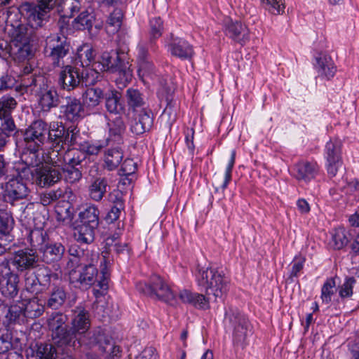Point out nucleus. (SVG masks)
<instances>
[{
    "label": "nucleus",
    "mask_w": 359,
    "mask_h": 359,
    "mask_svg": "<svg viewBox=\"0 0 359 359\" xmlns=\"http://www.w3.org/2000/svg\"><path fill=\"white\" fill-rule=\"evenodd\" d=\"M225 323H229L233 328V337L234 343L243 347L249 332L250 324L248 320L239 312L229 309L225 315Z\"/></svg>",
    "instance_id": "ddd939ff"
},
{
    "label": "nucleus",
    "mask_w": 359,
    "mask_h": 359,
    "mask_svg": "<svg viewBox=\"0 0 359 359\" xmlns=\"http://www.w3.org/2000/svg\"><path fill=\"white\" fill-rule=\"evenodd\" d=\"M67 298V292L62 286L54 285L50 291L46 301V306L51 309H58L63 306Z\"/></svg>",
    "instance_id": "cd10ccee"
},
{
    "label": "nucleus",
    "mask_w": 359,
    "mask_h": 359,
    "mask_svg": "<svg viewBox=\"0 0 359 359\" xmlns=\"http://www.w3.org/2000/svg\"><path fill=\"white\" fill-rule=\"evenodd\" d=\"M137 170V163L131 158H126L123 162L120 170L121 175H130Z\"/></svg>",
    "instance_id": "69168bd1"
},
{
    "label": "nucleus",
    "mask_w": 359,
    "mask_h": 359,
    "mask_svg": "<svg viewBox=\"0 0 359 359\" xmlns=\"http://www.w3.org/2000/svg\"><path fill=\"white\" fill-rule=\"evenodd\" d=\"M27 359H56V348L48 343H32L26 350Z\"/></svg>",
    "instance_id": "5701e85b"
},
{
    "label": "nucleus",
    "mask_w": 359,
    "mask_h": 359,
    "mask_svg": "<svg viewBox=\"0 0 359 359\" xmlns=\"http://www.w3.org/2000/svg\"><path fill=\"white\" fill-rule=\"evenodd\" d=\"M316 172V165L307 161H300L293 168V175L299 181L308 182L315 177Z\"/></svg>",
    "instance_id": "bb28decb"
},
{
    "label": "nucleus",
    "mask_w": 359,
    "mask_h": 359,
    "mask_svg": "<svg viewBox=\"0 0 359 359\" xmlns=\"http://www.w3.org/2000/svg\"><path fill=\"white\" fill-rule=\"evenodd\" d=\"M70 256L67 264V270L80 264V258L84 255L83 248H68Z\"/></svg>",
    "instance_id": "bf43d9fd"
},
{
    "label": "nucleus",
    "mask_w": 359,
    "mask_h": 359,
    "mask_svg": "<svg viewBox=\"0 0 359 359\" xmlns=\"http://www.w3.org/2000/svg\"><path fill=\"white\" fill-rule=\"evenodd\" d=\"M126 59L127 55L124 52L111 50L102 53L100 63L104 71L118 73L121 79L128 82L132 77V71Z\"/></svg>",
    "instance_id": "39448f33"
},
{
    "label": "nucleus",
    "mask_w": 359,
    "mask_h": 359,
    "mask_svg": "<svg viewBox=\"0 0 359 359\" xmlns=\"http://www.w3.org/2000/svg\"><path fill=\"white\" fill-rule=\"evenodd\" d=\"M32 176V168L24 165L18 168L16 173L11 175L8 181L1 184L4 201L12 206H16L20 203V211H24L26 208L24 201L27 198L29 189L25 181L29 180Z\"/></svg>",
    "instance_id": "f03ea898"
},
{
    "label": "nucleus",
    "mask_w": 359,
    "mask_h": 359,
    "mask_svg": "<svg viewBox=\"0 0 359 359\" xmlns=\"http://www.w3.org/2000/svg\"><path fill=\"white\" fill-rule=\"evenodd\" d=\"M13 219L11 215L4 210H0V234L6 235L12 228Z\"/></svg>",
    "instance_id": "603ef678"
},
{
    "label": "nucleus",
    "mask_w": 359,
    "mask_h": 359,
    "mask_svg": "<svg viewBox=\"0 0 359 359\" xmlns=\"http://www.w3.org/2000/svg\"><path fill=\"white\" fill-rule=\"evenodd\" d=\"M40 85L35 95L38 97L39 104L43 111L48 112L60 104L59 95L53 86L48 83L45 77H39L35 80Z\"/></svg>",
    "instance_id": "2eb2a0df"
},
{
    "label": "nucleus",
    "mask_w": 359,
    "mask_h": 359,
    "mask_svg": "<svg viewBox=\"0 0 359 359\" xmlns=\"http://www.w3.org/2000/svg\"><path fill=\"white\" fill-rule=\"evenodd\" d=\"M73 312L72 327L69 329V332H72L71 345L74 346L76 335L83 334L89 330L90 320L88 311L82 306L76 307Z\"/></svg>",
    "instance_id": "a211bd4d"
},
{
    "label": "nucleus",
    "mask_w": 359,
    "mask_h": 359,
    "mask_svg": "<svg viewBox=\"0 0 359 359\" xmlns=\"http://www.w3.org/2000/svg\"><path fill=\"white\" fill-rule=\"evenodd\" d=\"M105 107L111 116L123 114L124 108L120 102L121 95L116 90H111L104 95Z\"/></svg>",
    "instance_id": "c756f323"
},
{
    "label": "nucleus",
    "mask_w": 359,
    "mask_h": 359,
    "mask_svg": "<svg viewBox=\"0 0 359 359\" xmlns=\"http://www.w3.org/2000/svg\"><path fill=\"white\" fill-rule=\"evenodd\" d=\"M67 316L60 312L53 313L47 319L52 339L57 346H71L72 332H69V329L67 328Z\"/></svg>",
    "instance_id": "9d476101"
},
{
    "label": "nucleus",
    "mask_w": 359,
    "mask_h": 359,
    "mask_svg": "<svg viewBox=\"0 0 359 359\" xmlns=\"http://www.w3.org/2000/svg\"><path fill=\"white\" fill-rule=\"evenodd\" d=\"M335 281L334 279H328L323 285L321 290V299L323 302L328 304L331 301V297L334 294Z\"/></svg>",
    "instance_id": "4d7b16f0"
},
{
    "label": "nucleus",
    "mask_w": 359,
    "mask_h": 359,
    "mask_svg": "<svg viewBox=\"0 0 359 359\" xmlns=\"http://www.w3.org/2000/svg\"><path fill=\"white\" fill-rule=\"evenodd\" d=\"M138 65V73L140 77L150 76L154 72V65L149 61L147 52L143 48L140 50Z\"/></svg>",
    "instance_id": "58836bf2"
},
{
    "label": "nucleus",
    "mask_w": 359,
    "mask_h": 359,
    "mask_svg": "<svg viewBox=\"0 0 359 359\" xmlns=\"http://www.w3.org/2000/svg\"><path fill=\"white\" fill-rule=\"evenodd\" d=\"M226 33L231 39L241 44L246 43L250 37L248 28L239 21L228 22L226 25Z\"/></svg>",
    "instance_id": "393cba45"
},
{
    "label": "nucleus",
    "mask_w": 359,
    "mask_h": 359,
    "mask_svg": "<svg viewBox=\"0 0 359 359\" xmlns=\"http://www.w3.org/2000/svg\"><path fill=\"white\" fill-rule=\"evenodd\" d=\"M69 138V132L62 123L53 122L48 127L47 140L50 144V151L56 150L60 151L64 149V145Z\"/></svg>",
    "instance_id": "6ab92c4d"
},
{
    "label": "nucleus",
    "mask_w": 359,
    "mask_h": 359,
    "mask_svg": "<svg viewBox=\"0 0 359 359\" xmlns=\"http://www.w3.org/2000/svg\"><path fill=\"white\" fill-rule=\"evenodd\" d=\"M170 50L173 56L182 60H189L194 53L193 46L186 41L172 43L170 45Z\"/></svg>",
    "instance_id": "f704fd0d"
},
{
    "label": "nucleus",
    "mask_w": 359,
    "mask_h": 359,
    "mask_svg": "<svg viewBox=\"0 0 359 359\" xmlns=\"http://www.w3.org/2000/svg\"><path fill=\"white\" fill-rule=\"evenodd\" d=\"M327 162L341 161V147L338 143L329 142L326 144Z\"/></svg>",
    "instance_id": "8fccbe9b"
},
{
    "label": "nucleus",
    "mask_w": 359,
    "mask_h": 359,
    "mask_svg": "<svg viewBox=\"0 0 359 359\" xmlns=\"http://www.w3.org/2000/svg\"><path fill=\"white\" fill-rule=\"evenodd\" d=\"M100 212L95 205L86 207L80 212L79 218L81 224L74 233L75 239L81 245H89L94 240V231L99 225Z\"/></svg>",
    "instance_id": "7ed1b4c3"
},
{
    "label": "nucleus",
    "mask_w": 359,
    "mask_h": 359,
    "mask_svg": "<svg viewBox=\"0 0 359 359\" xmlns=\"http://www.w3.org/2000/svg\"><path fill=\"white\" fill-rule=\"evenodd\" d=\"M175 86L172 83H165L158 92L161 107H164L162 118L168 119L170 123L175 121L177 110L174 102Z\"/></svg>",
    "instance_id": "f3484780"
},
{
    "label": "nucleus",
    "mask_w": 359,
    "mask_h": 359,
    "mask_svg": "<svg viewBox=\"0 0 359 359\" xmlns=\"http://www.w3.org/2000/svg\"><path fill=\"white\" fill-rule=\"evenodd\" d=\"M107 187L108 183L105 177L93 178L88 189L90 197L95 201H101L107 192Z\"/></svg>",
    "instance_id": "473e14b6"
},
{
    "label": "nucleus",
    "mask_w": 359,
    "mask_h": 359,
    "mask_svg": "<svg viewBox=\"0 0 359 359\" xmlns=\"http://www.w3.org/2000/svg\"><path fill=\"white\" fill-rule=\"evenodd\" d=\"M104 95L101 88H88L83 94V104L88 108H94L100 104Z\"/></svg>",
    "instance_id": "c9c22d12"
},
{
    "label": "nucleus",
    "mask_w": 359,
    "mask_h": 359,
    "mask_svg": "<svg viewBox=\"0 0 359 359\" xmlns=\"http://www.w3.org/2000/svg\"><path fill=\"white\" fill-rule=\"evenodd\" d=\"M81 109L82 107L79 100L76 98H69L66 105L65 114L68 119L75 121L80 116Z\"/></svg>",
    "instance_id": "c03bdc74"
},
{
    "label": "nucleus",
    "mask_w": 359,
    "mask_h": 359,
    "mask_svg": "<svg viewBox=\"0 0 359 359\" xmlns=\"http://www.w3.org/2000/svg\"><path fill=\"white\" fill-rule=\"evenodd\" d=\"M109 137L107 140V145L116 142L119 144L122 140V135L126 130V125L121 114L113 115L109 118L108 122Z\"/></svg>",
    "instance_id": "a878e982"
},
{
    "label": "nucleus",
    "mask_w": 359,
    "mask_h": 359,
    "mask_svg": "<svg viewBox=\"0 0 359 359\" xmlns=\"http://www.w3.org/2000/svg\"><path fill=\"white\" fill-rule=\"evenodd\" d=\"M81 7L79 0H65L63 3V8L68 13L69 17H72L77 13Z\"/></svg>",
    "instance_id": "e2e57ef3"
},
{
    "label": "nucleus",
    "mask_w": 359,
    "mask_h": 359,
    "mask_svg": "<svg viewBox=\"0 0 359 359\" xmlns=\"http://www.w3.org/2000/svg\"><path fill=\"white\" fill-rule=\"evenodd\" d=\"M355 283V280L353 277L346 278L339 290L340 297L344 298L351 296L353 294V287Z\"/></svg>",
    "instance_id": "0e129e2a"
},
{
    "label": "nucleus",
    "mask_w": 359,
    "mask_h": 359,
    "mask_svg": "<svg viewBox=\"0 0 359 359\" xmlns=\"http://www.w3.org/2000/svg\"><path fill=\"white\" fill-rule=\"evenodd\" d=\"M88 344L97 346L106 359H115L120 354V348L114 340L100 327L88 333Z\"/></svg>",
    "instance_id": "9b49d317"
},
{
    "label": "nucleus",
    "mask_w": 359,
    "mask_h": 359,
    "mask_svg": "<svg viewBox=\"0 0 359 359\" xmlns=\"http://www.w3.org/2000/svg\"><path fill=\"white\" fill-rule=\"evenodd\" d=\"M64 174V180L70 184L79 182L82 177L81 171L79 168H61Z\"/></svg>",
    "instance_id": "3c124183"
},
{
    "label": "nucleus",
    "mask_w": 359,
    "mask_h": 359,
    "mask_svg": "<svg viewBox=\"0 0 359 359\" xmlns=\"http://www.w3.org/2000/svg\"><path fill=\"white\" fill-rule=\"evenodd\" d=\"M56 0H38V5L32 2H22L19 11L32 26L41 27L48 22L50 11L55 8Z\"/></svg>",
    "instance_id": "20e7f679"
},
{
    "label": "nucleus",
    "mask_w": 359,
    "mask_h": 359,
    "mask_svg": "<svg viewBox=\"0 0 359 359\" xmlns=\"http://www.w3.org/2000/svg\"><path fill=\"white\" fill-rule=\"evenodd\" d=\"M235 158H236V151L233 150L231 154L230 159L228 162L227 167L226 168L225 172V177L224 181L220 183L218 181H215L214 185L215 186V189L217 191L219 188L222 189L223 190L227 187V184H229V181L231 178V171L232 168L235 163Z\"/></svg>",
    "instance_id": "de8ad7c7"
},
{
    "label": "nucleus",
    "mask_w": 359,
    "mask_h": 359,
    "mask_svg": "<svg viewBox=\"0 0 359 359\" xmlns=\"http://www.w3.org/2000/svg\"><path fill=\"white\" fill-rule=\"evenodd\" d=\"M17 101L10 95H4L0 98V119L11 118L13 111L17 107Z\"/></svg>",
    "instance_id": "a19ab883"
},
{
    "label": "nucleus",
    "mask_w": 359,
    "mask_h": 359,
    "mask_svg": "<svg viewBox=\"0 0 359 359\" xmlns=\"http://www.w3.org/2000/svg\"><path fill=\"white\" fill-rule=\"evenodd\" d=\"M32 169V176L36 184L41 187H50L62 178L61 168L51 165Z\"/></svg>",
    "instance_id": "dca6fc26"
},
{
    "label": "nucleus",
    "mask_w": 359,
    "mask_h": 359,
    "mask_svg": "<svg viewBox=\"0 0 359 359\" xmlns=\"http://www.w3.org/2000/svg\"><path fill=\"white\" fill-rule=\"evenodd\" d=\"M45 50L49 52L53 65L62 67L65 64V58L70 50V45L65 36L53 35L46 39Z\"/></svg>",
    "instance_id": "4468645a"
},
{
    "label": "nucleus",
    "mask_w": 359,
    "mask_h": 359,
    "mask_svg": "<svg viewBox=\"0 0 359 359\" xmlns=\"http://www.w3.org/2000/svg\"><path fill=\"white\" fill-rule=\"evenodd\" d=\"M94 51L88 45H85L78 50V57L83 66H88L94 59Z\"/></svg>",
    "instance_id": "864d4df0"
},
{
    "label": "nucleus",
    "mask_w": 359,
    "mask_h": 359,
    "mask_svg": "<svg viewBox=\"0 0 359 359\" xmlns=\"http://www.w3.org/2000/svg\"><path fill=\"white\" fill-rule=\"evenodd\" d=\"M19 278L17 274L13 273L6 266L0 271V291L7 297H14L18 294V284Z\"/></svg>",
    "instance_id": "412c9836"
},
{
    "label": "nucleus",
    "mask_w": 359,
    "mask_h": 359,
    "mask_svg": "<svg viewBox=\"0 0 359 359\" xmlns=\"http://www.w3.org/2000/svg\"><path fill=\"white\" fill-rule=\"evenodd\" d=\"M123 14L119 9L114 10L107 21V29L114 32H117L121 25Z\"/></svg>",
    "instance_id": "09e8293b"
},
{
    "label": "nucleus",
    "mask_w": 359,
    "mask_h": 359,
    "mask_svg": "<svg viewBox=\"0 0 359 359\" xmlns=\"http://www.w3.org/2000/svg\"><path fill=\"white\" fill-rule=\"evenodd\" d=\"M97 268L93 264H79L68 269V276L70 283L81 288H88L97 283Z\"/></svg>",
    "instance_id": "1a4fd4ad"
},
{
    "label": "nucleus",
    "mask_w": 359,
    "mask_h": 359,
    "mask_svg": "<svg viewBox=\"0 0 359 359\" xmlns=\"http://www.w3.org/2000/svg\"><path fill=\"white\" fill-rule=\"evenodd\" d=\"M126 97L127 103L129 107L133 109V111L147 108L144 97L137 89L128 88L126 90Z\"/></svg>",
    "instance_id": "4c0bfd02"
},
{
    "label": "nucleus",
    "mask_w": 359,
    "mask_h": 359,
    "mask_svg": "<svg viewBox=\"0 0 359 359\" xmlns=\"http://www.w3.org/2000/svg\"><path fill=\"white\" fill-rule=\"evenodd\" d=\"M11 53L15 60L29 61L34 55V48L31 42L11 45Z\"/></svg>",
    "instance_id": "72a5a7b5"
},
{
    "label": "nucleus",
    "mask_w": 359,
    "mask_h": 359,
    "mask_svg": "<svg viewBox=\"0 0 359 359\" xmlns=\"http://www.w3.org/2000/svg\"><path fill=\"white\" fill-rule=\"evenodd\" d=\"M332 241L334 245L345 247L348 245V239L344 229H339L335 231L332 236Z\"/></svg>",
    "instance_id": "680f3d73"
},
{
    "label": "nucleus",
    "mask_w": 359,
    "mask_h": 359,
    "mask_svg": "<svg viewBox=\"0 0 359 359\" xmlns=\"http://www.w3.org/2000/svg\"><path fill=\"white\" fill-rule=\"evenodd\" d=\"M95 20V16L92 12L88 11H82L79 16L74 19L75 27L79 29H90Z\"/></svg>",
    "instance_id": "79ce46f5"
},
{
    "label": "nucleus",
    "mask_w": 359,
    "mask_h": 359,
    "mask_svg": "<svg viewBox=\"0 0 359 359\" xmlns=\"http://www.w3.org/2000/svg\"><path fill=\"white\" fill-rule=\"evenodd\" d=\"M318 72L330 79L333 77L336 72V67L330 56L325 54H320L316 57Z\"/></svg>",
    "instance_id": "e433bc0d"
},
{
    "label": "nucleus",
    "mask_w": 359,
    "mask_h": 359,
    "mask_svg": "<svg viewBox=\"0 0 359 359\" xmlns=\"http://www.w3.org/2000/svg\"><path fill=\"white\" fill-rule=\"evenodd\" d=\"M1 120L3 121L0 126V133H2L8 138L15 134L17 128L12 117L3 118Z\"/></svg>",
    "instance_id": "5fc2aeb1"
},
{
    "label": "nucleus",
    "mask_w": 359,
    "mask_h": 359,
    "mask_svg": "<svg viewBox=\"0 0 359 359\" xmlns=\"http://www.w3.org/2000/svg\"><path fill=\"white\" fill-rule=\"evenodd\" d=\"M111 143L109 144V145ZM123 158V152L119 146L111 147L105 151L104 163L109 170H113L118 168Z\"/></svg>",
    "instance_id": "7c9ffc66"
},
{
    "label": "nucleus",
    "mask_w": 359,
    "mask_h": 359,
    "mask_svg": "<svg viewBox=\"0 0 359 359\" xmlns=\"http://www.w3.org/2000/svg\"><path fill=\"white\" fill-rule=\"evenodd\" d=\"M196 278L198 285L205 289L208 297L188 290L180 291L178 296L182 302L189 304L197 309H208L211 297L215 302L222 299L229 290V280L222 271L217 269L198 265Z\"/></svg>",
    "instance_id": "f257e3e1"
},
{
    "label": "nucleus",
    "mask_w": 359,
    "mask_h": 359,
    "mask_svg": "<svg viewBox=\"0 0 359 359\" xmlns=\"http://www.w3.org/2000/svg\"><path fill=\"white\" fill-rule=\"evenodd\" d=\"M59 279L58 275L55 273H50L47 268H39L37 270L36 274L32 273H26L25 274V285L28 290L32 289L37 283L42 285H46L50 282L57 280Z\"/></svg>",
    "instance_id": "b1692460"
},
{
    "label": "nucleus",
    "mask_w": 359,
    "mask_h": 359,
    "mask_svg": "<svg viewBox=\"0 0 359 359\" xmlns=\"http://www.w3.org/2000/svg\"><path fill=\"white\" fill-rule=\"evenodd\" d=\"M62 196L63 192L61 189L52 190L41 194L40 202L43 205L46 206Z\"/></svg>",
    "instance_id": "13d9d810"
},
{
    "label": "nucleus",
    "mask_w": 359,
    "mask_h": 359,
    "mask_svg": "<svg viewBox=\"0 0 359 359\" xmlns=\"http://www.w3.org/2000/svg\"><path fill=\"white\" fill-rule=\"evenodd\" d=\"M46 233L36 229L30 231L28 240L32 247H39L43 245H45V247H49L46 242Z\"/></svg>",
    "instance_id": "49530a36"
},
{
    "label": "nucleus",
    "mask_w": 359,
    "mask_h": 359,
    "mask_svg": "<svg viewBox=\"0 0 359 359\" xmlns=\"http://www.w3.org/2000/svg\"><path fill=\"white\" fill-rule=\"evenodd\" d=\"M262 6L273 15L283 14L285 11L284 0H260Z\"/></svg>",
    "instance_id": "37998d69"
},
{
    "label": "nucleus",
    "mask_w": 359,
    "mask_h": 359,
    "mask_svg": "<svg viewBox=\"0 0 359 359\" xmlns=\"http://www.w3.org/2000/svg\"><path fill=\"white\" fill-rule=\"evenodd\" d=\"M153 125V113L148 108H142L133 111L130 121V130L136 135H141L150 130Z\"/></svg>",
    "instance_id": "aec40b11"
},
{
    "label": "nucleus",
    "mask_w": 359,
    "mask_h": 359,
    "mask_svg": "<svg viewBox=\"0 0 359 359\" xmlns=\"http://www.w3.org/2000/svg\"><path fill=\"white\" fill-rule=\"evenodd\" d=\"M57 221L65 225L70 224L73 219V208L68 203L58 205L55 208Z\"/></svg>",
    "instance_id": "ea45409f"
},
{
    "label": "nucleus",
    "mask_w": 359,
    "mask_h": 359,
    "mask_svg": "<svg viewBox=\"0 0 359 359\" xmlns=\"http://www.w3.org/2000/svg\"><path fill=\"white\" fill-rule=\"evenodd\" d=\"M107 251L102 252L100 263V276H97V284L96 285L100 290L107 291L109 287L111 273L109 269L110 259L107 257Z\"/></svg>",
    "instance_id": "2f4dec72"
},
{
    "label": "nucleus",
    "mask_w": 359,
    "mask_h": 359,
    "mask_svg": "<svg viewBox=\"0 0 359 359\" xmlns=\"http://www.w3.org/2000/svg\"><path fill=\"white\" fill-rule=\"evenodd\" d=\"M39 77L44 76L41 75H36V74H34L27 77L25 76L22 79L23 85L27 88H29L31 91L34 93V94L36 93V90L39 89L40 87V85L35 82V80H36Z\"/></svg>",
    "instance_id": "774afa93"
},
{
    "label": "nucleus",
    "mask_w": 359,
    "mask_h": 359,
    "mask_svg": "<svg viewBox=\"0 0 359 359\" xmlns=\"http://www.w3.org/2000/svg\"><path fill=\"white\" fill-rule=\"evenodd\" d=\"M62 69L61 70L58 83L60 86L63 90L70 91L75 89L82 83H85V85L94 84L95 81L88 80L89 74L93 76L94 74H97V72H93V70L90 72L87 70L86 74L83 72L80 73L76 67L67 65L62 66Z\"/></svg>",
    "instance_id": "6e6552de"
},
{
    "label": "nucleus",
    "mask_w": 359,
    "mask_h": 359,
    "mask_svg": "<svg viewBox=\"0 0 359 359\" xmlns=\"http://www.w3.org/2000/svg\"><path fill=\"white\" fill-rule=\"evenodd\" d=\"M143 292L154 299L163 301L170 305L177 302L176 296L165 281L159 276H151L149 283L144 284Z\"/></svg>",
    "instance_id": "f8f14e48"
},
{
    "label": "nucleus",
    "mask_w": 359,
    "mask_h": 359,
    "mask_svg": "<svg viewBox=\"0 0 359 359\" xmlns=\"http://www.w3.org/2000/svg\"><path fill=\"white\" fill-rule=\"evenodd\" d=\"M150 36L152 39L159 38L162 34L163 21L159 17H155L150 20Z\"/></svg>",
    "instance_id": "052dcab7"
},
{
    "label": "nucleus",
    "mask_w": 359,
    "mask_h": 359,
    "mask_svg": "<svg viewBox=\"0 0 359 359\" xmlns=\"http://www.w3.org/2000/svg\"><path fill=\"white\" fill-rule=\"evenodd\" d=\"M36 262V256L34 248H24L18 250L15 255L13 262L21 270L33 266Z\"/></svg>",
    "instance_id": "c85d7f7f"
},
{
    "label": "nucleus",
    "mask_w": 359,
    "mask_h": 359,
    "mask_svg": "<svg viewBox=\"0 0 359 359\" xmlns=\"http://www.w3.org/2000/svg\"><path fill=\"white\" fill-rule=\"evenodd\" d=\"M0 311L1 313L6 314L5 318L6 319V323L8 324H11L15 322L20 317L22 310L17 305H13L11 306L1 305L0 306Z\"/></svg>",
    "instance_id": "a18cd8bd"
},
{
    "label": "nucleus",
    "mask_w": 359,
    "mask_h": 359,
    "mask_svg": "<svg viewBox=\"0 0 359 359\" xmlns=\"http://www.w3.org/2000/svg\"><path fill=\"white\" fill-rule=\"evenodd\" d=\"M86 158V154L81 150L64 148L60 151H49L44 161L48 164L60 168H77L81 165Z\"/></svg>",
    "instance_id": "423d86ee"
},
{
    "label": "nucleus",
    "mask_w": 359,
    "mask_h": 359,
    "mask_svg": "<svg viewBox=\"0 0 359 359\" xmlns=\"http://www.w3.org/2000/svg\"><path fill=\"white\" fill-rule=\"evenodd\" d=\"M105 247H127L128 243L123 242L121 234L119 233H114V234L107 237L105 240Z\"/></svg>",
    "instance_id": "338daca9"
},
{
    "label": "nucleus",
    "mask_w": 359,
    "mask_h": 359,
    "mask_svg": "<svg viewBox=\"0 0 359 359\" xmlns=\"http://www.w3.org/2000/svg\"><path fill=\"white\" fill-rule=\"evenodd\" d=\"M29 25L16 22L15 25H7L6 29L11 37V45L31 42L34 28L29 22Z\"/></svg>",
    "instance_id": "4be33fe9"
},
{
    "label": "nucleus",
    "mask_w": 359,
    "mask_h": 359,
    "mask_svg": "<svg viewBox=\"0 0 359 359\" xmlns=\"http://www.w3.org/2000/svg\"><path fill=\"white\" fill-rule=\"evenodd\" d=\"M48 131V126L46 122L42 120L34 121L23 134L25 148L36 156L47 140Z\"/></svg>",
    "instance_id": "0eeeda50"
},
{
    "label": "nucleus",
    "mask_w": 359,
    "mask_h": 359,
    "mask_svg": "<svg viewBox=\"0 0 359 359\" xmlns=\"http://www.w3.org/2000/svg\"><path fill=\"white\" fill-rule=\"evenodd\" d=\"M25 315L29 318H37L43 313V307L37 304L36 301H29L24 309Z\"/></svg>",
    "instance_id": "6e6d98bb"
}]
</instances>
